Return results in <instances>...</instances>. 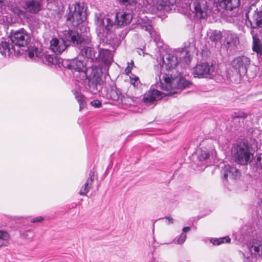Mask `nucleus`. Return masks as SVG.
<instances>
[{"label": "nucleus", "mask_w": 262, "mask_h": 262, "mask_svg": "<svg viewBox=\"0 0 262 262\" xmlns=\"http://www.w3.org/2000/svg\"><path fill=\"white\" fill-rule=\"evenodd\" d=\"M133 19V15L129 12H119L116 14L115 23L119 26H124L129 24Z\"/></svg>", "instance_id": "nucleus-18"}, {"label": "nucleus", "mask_w": 262, "mask_h": 262, "mask_svg": "<svg viewBox=\"0 0 262 262\" xmlns=\"http://www.w3.org/2000/svg\"><path fill=\"white\" fill-rule=\"evenodd\" d=\"M239 171L235 167L229 165H225L221 170L223 175V182L224 184L228 181V178L231 179H235L239 176Z\"/></svg>", "instance_id": "nucleus-14"}, {"label": "nucleus", "mask_w": 262, "mask_h": 262, "mask_svg": "<svg viewBox=\"0 0 262 262\" xmlns=\"http://www.w3.org/2000/svg\"><path fill=\"white\" fill-rule=\"evenodd\" d=\"M9 235L6 231L0 230V247L7 246L8 245Z\"/></svg>", "instance_id": "nucleus-31"}, {"label": "nucleus", "mask_w": 262, "mask_h": 262, "mask_svg": "<svg viewBox=\"0 0 262 262\" xmlns=\"http://www.w3.org/2000/svg\"><path fill=\"white\" fill-rule=\"evenodd\" d=\"M120 3L125 6L133 5L135 6L137 3V0H119Z\"/></svg>", "instance_id": "nucleus-41"}, {"label": "nucleus", "mask_w": 262, "mask_h": 262, "mask_svg": "<svg viewBox=\"0 0 262 262\" xmlns=\"http://www.w3.org/2000/svg\"><path fill=\"white\" fill-rule=\"evenodd\" d=\"M119 100L123 105L125 106L132 105L134 102L133 98L127 95L125 96L122 95Z\"/></svg>", "instance_id": "nucleus-35"}, {"label": "nucleus", "mask_w": 262, "mask_h": 262, "mask_svg": "<svg viewBox=\"0 0 262 262\" xmlns=\"http://www.w3.org/2000/svg\"><path fill=\"white\" fill-rule=\"evenodd\" d=\"M102 75L101 69L93 64L87 70L85 76L88 79V84L86 89L91 94L96 95L102 89L103 81L101 78Z\"/></svg>", "instance_id": "nucleus-4"}, {"label": "nucleus", "mask_w": 262, "mask_h": 262, "mask_svg": "<svg viewBox=\"0 0 262 262\" xmlns=\"http://www.w3.org/2000/svg\"><path fill=\"white\" fill-rule=\"evenodd\" d=\"M253 38V51L258 54H262V43L261 40L258 38L257 35L254 34V30L251 31Z\"/></svg>", "instance_id": "nucleus-26"}, {"label": "nucleus", "mask_w": 262, "mask_h": 262, "mask_svg": "<svg viewBox=\"0 0 262 262\" xmlns=\"http://www.w3.org/2000/svg\"><path fill=\"white\" fill-rule=\"evenodd\" d=\"M165 218L168 220V224H172L173 223V219L170 216H166Z\"/></svg>", "instance_id": "nucleus-47"}, {"label": "nucleus", "mask_w": 262, "mask_h": 262, "mask_svg": "<svg viewBox=\"0 0 262 262\" xmlns=\"http://www.w3.org/2000/svg\"><path fill=\"white\" fill-rule=\"evenodd\" d=\"M97 56H100L102 61L106 66L110 65L113 61V55L111 51L107 49H101Z\"/></svg>", "instance_id": "nucleus-23"}, {"label": "nucleus", "mask_w": 262, "mask_h": 262, "mask_svg": "<svg viewBox=\"0 0 262 262\" xmlns=\"http://www.w3.org/2000/svg\"><path fill=\"white\" fill-rule=\"evenodd\" d=\"M249 250L252 254L255 256L262 255V244L260 241L254 240L249 247Z\"/></svg>", "instance_id": "nucleus-27"}, {"label": "nucleus", "mask_w": 262, "mask_h": 262, "mask_svg": "<svg viewBox=\"0 0 262 262\" xmlns=\"http://www.w3.org/2000/svg\"><path fill=\"white\" fill-rule=\"evenodd\" d=\"M162 98V93L160 91L150 88L149 90L144 94L143 98V102L147 106H155L156 102Z\"/></svg>", "instance_id": "nucleus-12"}, {"label": "nucleus", "mask_w": 262, "mask_h": 262, "mask_svg": "<svg viewBox=\"0 0 262 262\" xmlns=\"http://www.w3.org/2000/svg\"><path fill=\"white\" fill-rule=\"evenodd\" d=\"M91 104L96 108H99L102 106L101 102L99 100H94L91 102Z\"/></svg>", "instance_id": "nucleus-45"}, {"label": "nucleus", "mask_w": 262, "mask_h": 262, "mask_svg": "<svg viewBox=\"0 0 262 262\" xmlns=\"http://www.w3.org/2000/svg\"><path fill=\"white\" fill-rule=\"evenodd\" d=\"M89 44H84L80 47V52L79 55H81L84 58H86L93 62L96 60L98 56L97 52L93 47L89 46Z\"/></svg>", "instance_id": "nucleus-15"}, {"label": "nucleus", "mask_w": 262, "mask_h": 262, "mask_svg": "<svg viewBox=\"0 0 262 262\" xmlns=\"http://www.w3.org/2000/svg\"><path fill=\"white\" fill-rule=\"evenodd\" d=\"M137 25L138 28L148 32L152 28V22L148 18L144 16L143 17H139L137 20Z\"/></svg>", "instance_id": "nucleus-25"}, {"label": "nucleus", "mask_w": 262, "mask_h": 262, "mask_svg": "<svg viewBox=\"0 0 262 262\" xmlns=\"http://www.w3.org/2000/svg\"><path fill=\"white\" fill-rule=\"evenodd\" d=\"M196 154L198 159L200 161L207 162L210 157V154L208 149L206 147H202L197 149Z\"/></svg>", "instance_id": "nucleus-28"}, {"label": "nucleus", "mask_w": 262, "mask_h": 262, "mask_svg": "<svg viewBox=\"0 0 262 262\" xmlns=\"http://www.w3.org/2000/svg\"><path fill=\"white\" fill-rule=\"evenodd\" d=\"M237 39V36L233 34H228L227 37L226 38V42L227 45L235 43Z\"/></svg>", "instance_id": "nucleus-39"}, {"label": "nucleus", "mask_w": 262, "mask_h": 262, "mask_svg": "<svg viewBox=\"0 0 262 262\" xmlns=\"http://www.w3.org/2000/svg\"><path fill=\"white\" fill-rule=\"evenodd\" d=\"M255 4H256V2H254L253 3V4H252L250 6H249V10L252 9V7H255Z\"/></svg>", "instance_id": "nucleus-48"}, {"label": "nucleus", "mask_w": 262, "mask_h": 262, "mask_svg": "<svg viewBox=\"0 0 262 262\" xmlns=\"http://www.w3.org/2000/svg\"><path fill=\"white\" fill-rule=\"evenodd\" d=\"M80 32L76 29L68 28L62 32L60 38L66 42L68 47H82L84 44L91 42V35L90 28L84 25L80 27Z\"/></svg>", "instance_id": "nucleus-2"}, {"label": "nucleus", "mask_w": 262, "mask_h": 262, "mask_svg": "<svg viewBox=\"0 0 262 262\" xmlns=\"http://www.w3.org/2000/svg\"><path fill=\"white\" fill-rule=\"evenodd\" d=\"M248 12L246 13V23L247 27L252 29L262 28V5L254 11L251 19H249Z\"/></svg>", "instance_id": "nucleus-10"}, {"label": "nucleus", "mask_w": 262, "mask_h": 262, "mask_svg": "<svg viewBox=\"0 0 262 262\" xmlns=\"http://www.w3.org/2000/svg\"><path fill=\"white\" fill-rule=\"evenodd\" d=\"M162 60L168 73H164L161 76V71L158 72L160 82L156 83L157 88L167 91H171L172 93H178L191 85V82L184 78L180 73L177 72V76L173 75L174 71H176L175 68L178 64L176 56L172 54H166L163 56Z\"/></svg>", "instance_id": "nucleus-1"}, {"label": "nucleus", "mask_w": 262, "mask_h": 262, "mask_svg": "<svg viewBox=\"0 0 262 262\" xmlns=\"http://www.w3.org/2000/svg\"><path fill=\"white\" fill-rule=\"evenodd\" d=\"M231 239L230 238L227 236V237H224L223 238H212L210 240L211 243H212L214 245H220L223 243H230Z\"/></svg>", "instance_id": "nucleus-36"}, {"label": "nucleus", "mask_w": 262, "mask_h": 262, "mask_svg": "<svg viewBox=\"0 0 262 262\" xmlns=\"http://www.w3.org/2000/svg\"><path fill=\"white\" fill-rule=\"evenodd\" d=\"M215 67L207 62L197 64L194 68L193 74L194 77H209L212 78L215 75Z\"/></svg>", "instance_id": "nucleus-8"}, {"label": "nucleus", "mask_w": 262, "mask_h": 262, "mask_svg": "<svg viewBox=\"0 0 262 262\" xmlns=\"http://www.w3.org/2000/svg\"><path fill=\"white\" fill-rule=\"evenodd\" d=\"M94 179V172L91 170L89 173V176L84 183V184L81 187L79 193L81 195H86V193L91 189L93 181Z\"/></svg>", "instance_id": "nucleus-24"}, {"label": "nucleus", "mask_w": 262, "mask_h": 262, "mask_svg": "<svg viewBox=\"0 0 262 262\" xmlns=\"http://www.w3.org/2000/svg\"><path fill=\"white\" fill-rule=\"evenodd\" d=\"M250 64V59L245 56H238L231 62L232 67L240 76L246 74Z\"/></svg>", "instance_id": "nucleus-9"}, {"label": "nucleus", "mask_w": 262, "mask_h": 262, "mask_svg": "<svg viewBox=\"0 0 262 262\" xmlns=\"http://www.w3.org/2000/svg\"><path fill=\"white\" fill-rule=\"evenodd\" d=\"M73 94L79 104V110L83 108L85 105V100L84 96L80 92L78 91H73Z\"/></svg>", "instance_id": "nucleus-32"}, {"label": "nucleus", "mask_w": 262, "mask_h": 262, "mask_svg": "<svg viewBox=\"0 0 262 262\" xmlns=\"http://www.w3.org/2000/svg\"><path fill=\"white\" fill-rule=\"evenodd\" d=\"M122 95L121 90L117 88L115 83L112 82L110 85V91L106 94L107 98L114 101H119Z\"/></svg>", "instance_id": "nucleus-22"}, {"label": "nucleus", "mask_w": 262, "mask_h": 262, "mask_svg": "<svg viewBox=\"0 0 262 262\" xmlns=\"http://www.w3.org/2000/svg\"><path fill=\"white\" fill-rule=\"evenodd\" d=\"M149 34H150V37L154 39V41L158 45L159 43H161V39L159 33L155 30L152 28H151V30L149 31H148Z\"/></svg>", "instance_id": "nucleus-34"}, {"label": "nucleus", "mask_w": 262, "mask_h": 262, "mask_svg": "<svg viewBox=\"0 0 262 262\" xmlns=\"http://www.w3.org/2000/svg\"><path fill=\"white\" fill-rule=\"evenodd\" d=\"M11 43L14 47H25L31 41L30 34L23 28L12 32L9 36Z\"/></svg>", "instance_id": "nucleus-7"}, {"label": "nucleus", "mask_w": 262, "mask_h": 262, "mask_svg": "<svg viewBox=\"0 0 262 262\" xmlns=\"http://www.w3.org/2000/svg\"><path fill=\"white\" fill-rule=\"evenodd\" d=\"M69 12L66 14V20L73 27H77L86 20V7L83 3H76L69 7Z\"/></svg>", "instance_id": "nucleus-5"}, {"label": "nucleus", "mask_w": 262, "mask_h": 262, "mask_svg": "<svg viewBox=\"0 0 262 262\" xmlns=\"http://www.w3.org/2000/svg\"><path fill=\"white\" fill-rule=\"evenodd\" d=\"M190 230L189 227H184L182 229V232L179 237H176L173 240V243L178 245L183 244L186 239V232Z\"/></svg>", "instance_id": "nucleus-29"}, {"label": "nucleus", "mask_w": 262, "mask_h": 262, "mask_svg": "<svg viewBox=\"0 0 262 262\" xmlns=\"http://www.w3.org/2000/svg\"><path fill=\"white\" fill-rule=\"evenodd\" d=\"M0 53L5 56H10L11 55H19L21 54L19 50H16L13 43L10 45L8 42L2 41L0 43Z\"/></svg>", "instance_id": "nucleus-16"}, {"label": "nucleus", "mask_w": 262, "mask_h": 262, "mask_svg": "<svg viewBox=\"0 0 262 262\" xmlns=\"http://www.w3.org/2000/svg\"><path fill=\"white\" fill-rule=\"evenodd\" d=\"M222 37V35L221 31L213 30L210 32L209 38L212 41L216 42L220 40Z\"/></svg>", "instance_id": "nucleus-33"}, {"label": "nucleus", "mask_w": 262, "mask_h": 262, "mask_svg": "<svg viewBox=\"0 0 262 262\" xmlns=\"http://www.w3.org/2000/svg\"><path fill=\"white\" fill-rule=\"evenodd\" d=\"M71 59H59L58 60V64L59 66H62L63 68H68L71 70Z\"/></svg>", "instance_id": "nucleus-38"}, {"label": "nucleus", "mask_w": 262, "mask_h": 262, "mask_svg": "<svg viewBox=\"0 0 262 262\" xmlns=\"http://www.w3.org/2000/svg\"><path fill=\"white\" fill-rule=\"evenodd\" d=\"M127 63L128 65L125 69V72L126 74L128 75L131 73L134 63V61L132 60L130 62H128Z\"/></svg>", "instance_id": "nucleus-43"}, {"label": "nucleus", "mask_w": 262, "mask_h": 262, "mask_svg": "<svg viewBox=\"0 0 262 262\" xmlns=\"http://www.w3.org/2000/svg\"><path fill=\"white\" fill-rule=\"evenodd\" d=\"M42 6L40 0H25L22 7L27 13L36 14L41 10Z\"/></svg>", "instance_id": "nucleus-13"}, {"label": "nucleus", "mask_w": 262, "mask_h": 262, "mask_svg": "<svg viewBox=\"0 0 262 262\" xmlns=\"http://www.w3.org/2000/svg\"><path fill=\"white\" fill-rule=\"evenodd\" d=\"M58 60L55 56L48 55L46 56V61L48 62V64H56L58 63Z\"/></svg>", "instance_id": "nucleus-40"}, {"label": "nucleus", "mask_w": 262, "mask_h": 262, "mask_svg": "<svg viewBox=\"0 0 262 262\" xmlns=\"http://www.w3.org/2000/svg\"><path fill=\"white\" fill-rule=\"evenodd\" d=\"M97 25L96 32L100 42L104 44H113V49H115L121 43V40L117 37L113 38L114 34L111 28L114 25L112 19L108 16L100 15L96 19Z\"/></svg>", "instance_id": "nucleus-3"}, {"label": "nucleus", "mask_w": 262, "mask_h": 262, "mask_svg": "<svg viewBox=\"0 0 262 262\" xmlns=\"http://www.w3.org/2000/svg\"><path fill=\"white\" fill-rule=\"evenodd\" d=\"M71 70L75 72H82L85 76L87 70L92 67V65L89 67H86L84 64L83 60L79 59L78 57L71 59Z\"/></svg>", "instance_id": "nucleus-19"}, {"label": "nucleus", "mask_w": 262, "mask_h": 262, "mask_svg": "<svg viewBox=\"0 0 262 262\" xmlns=\"http://www.w3.org/2000/svg\"><path fill=\"white\" fill-rule=\"evenodd\" d=\"M192 7L193 8L192 13L195 19H205L207 16L208 9L206 1H195L192 4Z\"/></svg>", "instance_id": "nucleus-11"}, {"label": "nucleus", "mask_w": 262, "mask_h": 262, "mask_svg": "<svg viewBox=\"0 0 262 262\" xmlns=\"http://www.w3.org/2000/svg\"><path fill=\"white\" fill-rule=\"evenodd\" d=\"M10 11L18 18L23 19L25 17L26 12L20 9L18 6H11Z\"/></svg>", "instance_id": "nucleus-30"}, {"label": "nucleus", "mask_w": 262, "mask_h": 262, "mask_svg": "<svg viewBox=\"0 0 262 262\" xmlns=\"http://www.w3.org/2000/svg\"><path fill=\"white\" fill-rule=\"evenodd\" d=\"M252 154L250 151V146L247 141L243 140L237 145L235 159L241 165H246L251 161Z\"/></svg>", "instance_id": "nucleus-6"}, {"label": "nucleus", "mask_w": 262, "mask_h": 262, "mask_svg": "<svg viewBox=\"0 0 262 262\" xmlns=\"http://www.w3.org/2000/svg\"><path fill=\"white\" fill-rule=\"evenodd\" d=\"M246 117L247 115L243 112H234L232 114V122L235 129H238L240 127L243 126L244 119Z\"/></svg>", "instance_id": "nucleus-20"}, {"label": "nucleus", "mask_w": 262, "mask_h": 262, "mask_svg": "<svg viewBox=\"0 0 262 262\" xmlns=\"http://www.w3.org/2000/svg\"><path fill=\"white\" fill-rule=\"evenodd\" d=\"M43 220V218L41 216H37L31 220L30 222L33 223L41 222Z\"/></svg>", "instance_id": "nucleus-46"}, {"label": "nucleus", "mask_w": 262, "mask_h": 262, "mask_svg": "<svg viewBox=\"0 0 262 262\" xmlns=\"http://www.w3.org/2000/svg\"><path fill=\"white\" fill-rule=\"evenodd\" d=\"M255 164L257 167L262 169V153L256 158Z\"/></svg>", "instance_id": "nucleus-44"}, {"label": "nucleus", "mask_w": 262, "mask_h": 262, "mask_svg": "<svg viewBox=\"0 0 262 262\" xmlns=\"http://www.w3.org/2000/svg\"><path fill=\"white\" fill-rule=\"evenodd\" d=\"M213 3L218 4L222 8L227 10H232L238 6L239 0H213Z\"/></svg>", "instance_id": "nucleus-21"}, {"label": "nucleus", "mask_w": 262, "mask_h": 262, "mask_svg": "<svg viewBox=\"0 0 262 262\" xmlns=\"http://www.w3.org/2000/svg\"><path fill=\"white\" fill-rule=\"evenodd\" d=\"M126 31H125V32H124V35H126Z\"/></svg>", "instance_id": "nucleus-50"}, {"label": "nucleus", "mask_w": 262, "mask_h": 262, "mask_svg": "<svg viewBox=\"0 0 262 262\" xmlns=\"http://www.w3.org/2000/svg\"><path fill=\"white\" fill-rule=\"evenodd\" d=\"M38 49L36 47H29L28 48L27 51H26V55L28 56V57L32 59L34 57L35 55L37 57V52Z\"/></svg>", "instance_id": "nucleus-37"}, {"label": "nucleus", "mask_w": 262, "mask_h": 262, "mask_svg": "<svg viewBox=\"0 0 262 262\" xmlns=\"http://www.w3.org/2000/svg\"><path fill=\"white\" fill-rule=\"evenodd\" d=\"M176 3V0H162V5L163 6H173Z\"/></svg>", "instance_id": "nucleus-42"}, {"label": "nucleus", "mask_w": 262, "mask_h": 262, "mask_svg": "<svg viewBox=\"0 0 262 262\" xmlns=\"http://www.w3.org/2000/svg\"><path fill=\"white\" fill-rule=\"evenodd\" d=\"M50 48L56 54H60L68 47L62 39L53 38L50 41Z\"/></svg>", "instance_id": "nucleus-17"}, {"label": "nucleus", "mask_w": 262, "mask_h": 262, "mask_svg": "<svg viewBox=\"0 0 262 262\" xmlns=\"http://www.w3.org/2000/svg\"><path fill=\"white\" fill-rule=\"evenodd\" d=\"M139 80V78L137 77H136L134 79V82H132V84L135 86L136 82L138 81Z\"/></svg>", "instance_id": "nucleus-49"}]
</instances>
